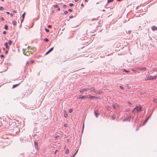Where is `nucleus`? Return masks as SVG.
<instances>
[{"instance_id": "5701e85b", "label": "nucleus", "mask_w": 157, "mask_h": 157, "mask_svg": "<svg viewBox=\"0 0 157 157\" xmlns=\"http://www.w3.org/2000/svg\"><path fill=\"white\" fill-rule=\"evenodd\" d=\"M69 152V150L68 148H67L66 151L65 153L67 154Z\"/></svg>"}, {"instance_id": "774afa93", "label": "nucleus", "mask_w": 157, "mask_h": 157, "mask_svg": "<svg viewBox=\"0 0 157 157\" xmlns=\"http://www.w3.org/2000/svg\"><path fill=\"white\" fill-rule=\"evenodd\" d=\"M81 96H79V97L78 98H81Z\"/></svg>"}, {"instance_id": "79ce46f5", "label": "nucleus", "mask_w": 157, "mask_h": 157, "mask_svg": "<svg viewBox=\"0 0 157 157\" xmlns=\"http://www.w3.org/2000/svg\"><path fill=\"white\" fill-rule=\"evenodd\" d=\"M131 33V30L128 31V32H127V33H128V34H130Z\"/></svg>"}, {"instance_id": "c85d7f7f", "label": "nucleus", "mask_w": 157, "mask_h": 157, "mask_svg": "<svg viewBox=\"0 0 157 157\" xmlns=\"http://www.w3.org/2000/svg\"><path fill=\"white\" fill-rule=\"evenodd\" d=\"M120 88L122 90H124V87L121 86H120Z\"/></svg>"}, {"instance_id": "13d9d810", "label": "nucleus", "mask_w": 157, "mask_h": 157, "mask_svg": "<svg viewBox=\"0 0 157 157\" xmlns=\"http://www.w3.org/2000/svg\"><path fill=\"white\" fill-rule=\"evenodd\" d=\"M79 0H75V1L76 2H78Z\"/></svg>"}, {"instance_id": "c03bdc74", "label": "nucleus", "mask_w": 157, "mask_h": 157, "mask_svg": "<svg viewBox=\"0 0 157 157\" xmlns=\"http://www.w3.org/2000/svg\"><path fill=\"white\" fill-rule=\"evenodd\" d=\"M123 71H125L126 72H129V71H127L125 70V69H123Z\"/></svg>"}, {"instance_id": "e2e57ef3", "label": "nucleus", "mask_w": 157, "mask_h": 157, "mask_svg": "<svg viewBox=\"0 0 157 157\" xmlns=\"http://www.w3.org/2000/svg\"><path fill=\"white\" fill-rule=\"evenodd\" d=\"M50 26H50V25H48V27H49Z\"/></svg>"}, {"instance_id": "7c9ffc66", "label": "nucleus", "mask_w": 157, "mask_h": 157, "mask_svg": "<svg viewBox=\"0 0 157 157\" xmlns=\"http://www.w3.org/2000/svg\"><path fill=\"white\" fill-rule=\"evenodd\" d=\"M153 71L155 72H157V68H155L153 70Z\"/></svg>"}, {"instance_id": "c9c22d12", "label": "nucleus", "mask_w": 157, "mask_h": 157, "mask_svg": "<svg viewBox=\"0 0 157 157\" xmlns=\"http://www.w3.org/2000/svg\"><path fill=\"white\" fill-rule=\"evenodd\" d=\"M68 12L67 11H65L64 12V13L65 14H67V13H68Z\"/></svg>"}, {"instance_id": "a878e982", "label": "nucleus", "mask_w": 157, "mask_h": 157, "mask_svg": "<svg viewBox=\"0 0 157 157\" xmlns=\"http://www.w3.org/2000/svg\"><path fill=\"white\" fill-rule=\"evenodd\" d=\"M12 43V41L11 40H9L8 41V44L10 45Z\"/></svg>"}, {"instance_id": "0eeeda50", "label": "nucleus", "mask_w": 157, "mask_h": 157, "mask_svg": "<svg viewBox=\"0 0 157 157\" xmlns=\"http://www.w3.org/2000/svg\"><path fill=\"white\" fill-rule=\"evenodd\" d=\"M87 88L89 89V90H90L92 91L94 93L95 90V88L94 86L90 87L88 88Z\"/></svg>"}, {"instance_id": "2f4dec72", "label": "nucleus", "mask_w": 157, "mask_h": 157, "mask_svg": "<svg viewBox=\"0 0 157 157\" xmlns=\"http://www.w3.org/2000/svg\"><path fill=\"white\" fill-rule=\"evenodd\" d=\"M72 112H73V109H70L69 110V113H72Z\"/></svg>"}, {"instance_id": "f3484780", "label": "nucleus", "mask_w": 157, "mask_h": 157, "mask_svg": "<svg viewBox=\"0 0 157 157\" xmlns=\"http://www.w3.org/2000/svg\"><path fill=\"white\" fill-rule=\"evenodd\" d=\"M94 114L96 117H98L99 114L95 110L94 111Z\"/></svg>"}, {"instance_id": "4c0bfd02", "label": "nucleus", "mask_w": 157, "mask_h": 157, "mask_svg": "<svg viewBox=\"0 0 157 157\" xmlns=\"http://www.w3.org/2000/svg\"><path fill=\"white\" fill-rule=\"evenodd\" d=\"M34 61L33 60H31L30 61V63H34Z\"/></svg>"}, {"instance_id": "8fccbe9b", "label": "nucleus", "mask_w": 157, "mask_h": 157, "mask_svg": "<svg viewBox=\"0 0 157 157\" xmlns=\"http://www.w3.org/2000/svg\"><path fill=\"white\" fill-rule=\"evenodd\" d=\"M81 6H82V7L84 6V5H83V3H81Z\"/></svg>"}, {"instance_id": "9b49d317", "label": "nucleus", "mask_w": 157, "mask_h": 157, "mask_svg": "<svg viewBox=\"0 0 157 157\" xmlns=\"http://www.w3.org/2000/svg\"><path fill=\"white\" fill-rule=\"evenodd\" d=\"M88 95V98L89 99H94V98H96L95 96H93L90 94Z\"/></svg>"}, {"instance_id": "2eb2a0df", "label": "nucleus", "mask_w": 157, "mask_h": 157, "mask_svg": "<svg viewBox=\"0 0 157 157\" xmlns=\"http://www.w3.org/2000/svg\"><path fill=\"white\" fill-rule=\"evenodd\" d=\"M34 144H35V147L36 149H38V145L37 143L35 141H34Z\"/></svg>"}, {"instance_id": "f704fd0d", "label": "nucleus", "mask_w": 157, "mask_h": 157, "mask_svg": "<svg viewBox=\"0 0 157 157\" xmlns=\"http://www.w3.org/2000/svg\"><path fill=\"white\" fill-rule=\"evenodd\" d=\"M74 5V4L72 3H70L69 4V6H72Z\"/></svg>"}, {"instance_id": "72a5a7b5", "label": "nucleus", "mask_w": 157, "mask_h": 157, "mask_svg": "<svg viewBox=\"0 0 157 157\" xmlns=\"http://www.w3.org/2000/svg\"><path fill=\"white\" fill-rule=\"evenodd\" d=\"M67 126V124H64L63 126L65 127H66Z\"/></svg>"}, {"instance_id": "de8ad7c7", "label": "nucleus", "mask_w": 157, "mask_h": 157, "mask_svg": "<svg viewBox=\"0 0 157 157\" xmlns=\"http://www.w3.org/2000/svg\"><path fill=\"white\" fill-rule=\"evenodd\" d=\"M132 71H136L137 70V69L136 70H134V69H132Z\"/></svg>"}, {"instance_id": "9d476101", "label": "nucleus", "mask_w": 157, "mask_h": 157, "mask_svg": "<svg viewBox=\"0 0 157 157\" xmlns=\"http://www.w3.org/2000/svg\"><path fill=\"white\" fill-rule=\"evenodd\" d=\"M88 90H89V89H88L87 88H84L83 89H81L79 91L80 93H83L84 91H87Z\"/></svg>"}, {"instance_id": "ddd939ff", "label": "nucleus", "mask_w": 157, "mask_h": 157, "mask_svg": "<svg viewBox=\"0 0 157 157\" xmlns=\"http://www.w3.org/2000/svg\"><path fill=\"white\" fill-rule=\"evenodd\" d=\"M53 49V47H52L45 54V55H47L50 52L52 51Z\"/></svg>"}, {"instance_id": "c756f323", "label": "nucleus", "mask_w": 157, "mask_h": 157, "mask_svg": "<svg viewBox=\"0 0 157 157\" xmlns=\"http://www.w3.org/2000/svg\"><path fill=\"white\" fill-rule=\"evenodd\" d=\"M54 7L55 8H58V5L57 4L54 5H53Z\"/></svg>"}, {"instance_id": "aec40b11", "label": "nucleus", "mask_w": 157, "mask_h": 157, "mask_svg": "<svg viewBox=\"0 0 157 157\" xmlns=\"http://www.w3.org/2000/svg\"><path fill=\"white\" fill-rule=\"evenodd\" d=\"M20 84V83H19L18 84H15V85H13V88H15V87H16L17 86L19 85Z\"/></svg>"}, {"instance_id": "bf43d9fd", "label": "nucleus", "mask_w": 157, "mask_h": 157, "mask_svg": "<svg viewBox=\"0 0 157 157\" xmlns=\"http://www.w3.org/2000/svg\"><path fill=\"white\" fill-rule=\"evenodd\" d=\"M85 2H88V0H85Z\"/></svg>"}, {"instance_id": "09e8293b", "label": "nucleus", "mask_w": 157, "mask_h": 157, "mask_svg": "<svg viewBox=\"0 0 157 157\" xmlns=\"http://www.w3.org/2000/svg\"><path fill=\"white\" fill-rule=\"evenodd\" d=\"M73 17V16H70L69 18H71Z\"/></svg>"}, {"instance_id": "603ef678", "label": "nucleus", "mask_w": 157, "mask_h": 157, "mask_svg": "<svg viewBox=\"0 0 157 157\" xmlns=\"http://www.w3.org/2000/svg\"><path fill=\"white\" fill-rule=\"evenodd\" d=\"M13 12L14 13H15L17 12V11H16L14 10L13 11Z\"/></svg>"}, {"instance_id": "f8f14e48", "label": "nucleus", "mask_w": 157, "mask_h": 157, "mask_svg": "<svg viewBox=\"0 0 157 157\" xmlns=\"http://www.w3.org/2000/svg\"><path fill=\"white\" fill-rule=\"evenodd\" d=\"M151 28L153 31H155L157 30V27L155 26H152Z\"/></svg>"}, {"instance_id": "4d7b16f0", "label": "nucleus", "mask_w": 157, "mask_h": 157, "mask_svg": "<svg viewBox=\"0 0 157 157\" xmlns=\"http://www.w3.org/2000/svg\"><path fill=\"white\" fill-rule=\"evenodd\" d=\"M58 10H59V11H60V8H58Z\"/></svg>"}, {"instance_id": "a18cd8bd", "label": "nucleus", "mask_w": 157, "mask_h": 157, "mask_svg": "<svg viewBox=\"0 0 157 157\" xmlns=\"http://www.w3.org/2000/svg\"><path fill=\"white\" fill-rule=\"evenodd\" d=\"M4 9L3 8V7H2V6H0V10H2V9Z\"/></svg>"}, {"instance_id": "a19ab883", "label": "nucleus", "mask_w": 157, "mask_h": 157, "mask_svg": "<svg viewBox=\"0 0 157 157\" xmlns=\"http://www.w3.org/2000/svg\"><path fill=\"white\" fill-rule=\"evenodd\" d=\"M4 57V55H0V57H1V58Z\"/></svg>"}, {"instance_id": "338daca9", "label": "nucleus", "mask_w": 157, "mask_h": 157, "mask_svg": "<svg viewBox=\"0 0 157 157\" xmlns=\"http://www.w3.org/2000/svg\"><path fill=\"white\" fill-rule=\"evenodd\" d=\"M2 20H3V17H2Z\"/></svg>"}, {"instance_id": "0e129e2a", "label": "nucleus", "mask_w": 157, "mask_h": 157, "mask_svg": "<svg viewBox=\"0 0 157 157\" xmlns=\"http://www.w3.org/2000/svg\"><path fill=\"white\" fill-rule=\"evenodd\" d=\"M5 49V48H3V50H4Z\"/></svg>"}, {"instance_id": "58836bf2", "label": "nucleus", "mask_w": 157, "mask_h": 157, "mask_svg": "<svg viewBox=\"0 0 157 157\" xmlns=\"http://www.w3.org/2000/svg\"><path fill=\"white\" fill-rule=\"evenodd\" d=\"M68 11L71 12H72V10L71 9H69L68 10Z\"/></svg>"}, {"instance_id": "f257e3e1", "label": "nucleus", "mask_w": 157, "mask_h": 157, "mask_svg": "<svg viewBox=\"0 0 157 157\" xmlns=\"http://www.w3.org/2000/svg\"><path fill=\"white\" fill-rule=\"evenodd\" d=\"M10 128H11V132L13 134H15L18 132L19 129L18 127L16 125L15 122H13L12 124H10Z\"/></svg>"}, {"instance_id": "20e7f679", "label": "nucleus", "mask_w": 157, "mask_h": 157, "mask_svg": "<svg viewBox=\"0 0 157 157\" xmlns=\"http://www.w3.org/2000/svg\"><path fill=\"white\" fill-rule=\"evenodd\" d=\"M112 106L114 109H119V105L117 104H113Z\"/></svg>"}, {"instance_id": "69168bd1", "label": "nucleus", "mask_w": 157, "mask_h": 157, "mask_svg": "<svg viewBox=\"0 0 157 157\" xmlns=\"http://www.w3.org/2000/svg\"><path fill=\"white\" fill-rule=\"evenodd\" d=\"M138 7H137L136 8V9H137L138 8Z\"/></svg>"}, {"instance_id": "3c124183", "label": "nucleus", "mask_w": 157, "mask_h": 157, "mask_svg": "<svg viewBox=\"0 0 157 157\" xmlns=\"http://www.w3.org/2000/svg\"><path fill=\"white\" fill-rule=\"evenodd\" d=\"M149 80V78H145V80Z\"/></svg>"}, {"instance_id": "39448f33", "label": "nucleus", "mask_w": 157, "mask_h": 157, "mask_svg": "<svg viewBox=\"0 0 157 157\" xmlns=\"http://www.w3.org/2000/svg\"><path fill=\"white\" fill-rule=\"evenodd\" d=\"M102 91L101 90H95V91L94 92V93H95L96 94H102Z\"/></svg>"}, {"instance_id": "f03ea898", "label": "nucleus", "mask_w": 157, "mask_h": 157, "mask_svg": "<svg viewBox=\"0 0 157 157\" xmlns=\"http://www.w3.org/2000/svg\"><path fill=\"white\" fill-rule=\"evenodd\" d=\"M142 110V107L140 105L139 106H136L132 111V113L135 114L136 113H139L141 112Z\"/></svg>"}, {"instance_id": "a211bd4d", "label": "nucleus", "mask_w": 157, "mask_h": 157, "mask_svg": "<svg viewBox=\"0 0 157 157\" xmlns=\"http://www.w3.org/2000/svg\"><path fill=\"white\" fill-rule=\"evenodd\" d=\"M12 24L14 25H15L17 24V22L16 21H13L12 22Z\"/></svg>"}, {"instance_id": "864d4df0", "label": "nucleus", "mask_w": 157, "mask_h": 157, "mask_svg": "<svg viewBox=\"0 0 157 157\" xmlns=\"http://www.w3.org/2000/svg\"><path fill=\"white\" fill-rule=\"evenodd\" d=\"M10 15L11 16V17H12L13 15V14L11 13L10 14Z\"/></svg>"}, {"instance_id": "ea45409f", "label": "nucleus", "mask_w": 157, "mask_h": 157, "mask_svg": "<svg viewBox=\"0 0 157 157\" xmlns=\"http://www.w3.org/2000/svg\"><path fill=\"white\" fill-rule=\"evenodd\" d=\"M66 7H67V6L66 5H64L63 6V7L64 8H66Z\"/></svg>"}, {"instance_id": "37998d69", "label": "nucleus", "mask_w": 157, "mask_h": 157, "mask_svg": "<svg viewBox=\"0 0 157 157\" xmlns=\"http://www.w3.org/2000/svg\"><path fill=\"white\" fill-rule=\"evenodd\" d=\"M6 31H4L3 32V34H6Z\"/></svg>"}, {"instance_id": "680f3d73", "label": "nucleus", "mask_w": 157, "mask_h": 157, "mask_svg": "<svg viewBox=\"0 0 157 157\" xmlns=\"http://www.w3.org/2000/svg\"><path fill=\"white\" fill-rule=\"evenodd\" d=\"M70 157H74V156L71 155Z\"/></svg>"}, {"instance_id": "6ab92c4d", "label": "nucleus", "mask_w": 157, "mask_h": 157, "mask_svg": "<svg viewBox=\"0 0 157 157\" xmlns=\"http://www.w3.org/2000/svg\"><path fill=\"white\" fill-rule=\"evenodd\" d=\"M25 12H24L22 14V17L23 18V19L22 20H21V21H22L24 18V16H25Z\"/></svg>"}, {"instance_id": "4be33fe9", "label": "nucleus", "mask_w": 157, "mask_h": 157, "mask_svg": "<svg viewBox=\"0 0 157 157\" xmlns=\"http://www.w3.org/2000/svg\"><path fill=\"white\" fill-rule=\"evenodd\" d=\"M4 29L6 30H7L8 29V27L7 25H5L4 26Z\"/></svg>"}, {"instance_id": "e433bc0d", "label": "nucleus", "mask_w": 157, "mask_h": 157, "mask_svg": "<svg viewBox=\"0 0 157 157\" xmlns=\"http://www.w3.org/2000/svg\"><path fill=\"white\" fill-rule=\"evenodd\" d=\"M78 150H77L76 152L75 153V154L73 155V156H74V157L76 155V154L77 153V152H78Z\"/></svg>"}, {"instance_id": "b1692460", "label": "nucleus", "mask_w": 157, "mask_h": 157, "mask_svg": "<svg viewBox=\"0 0 157 157\" xmlns=\"http://www.w3.org/2000/svg\"><path fill=\"white\" fill-rule=\"evenodd\" d=\"M30 61H28L26 63V65H29V64H30Z\"/></svg>"}, {"instance_id": "bb28decb", "label": "nucleus", "mask_w": 157, "mask_h": 157, "mask_svg": "<svg viewBox=\"0 0 157 157\" xmlns=\"http://www.w3.org/2000/svg\"><path fill=\"white\" fill-rule=\"evenodd\" d=\"M44 41H46L47 42L48 41V40L47 38H44Z\"/></svg>"}, {"instance_id": "473e14b6", "label": "nucleus", "mask_w": 157, "mask_h": 157, "mask_svg": "<svg viewBox=\"0 0 157 157\" xmlns=\"http://www.w3.org/2000/svg\"><path fill=\"white\" fill-rule=\"evenodd\" d=\"M67 116H68V115H67V113H64V116L65 117H67Z\"/></svg>"}, {"instance_id": "cd10ccee", "label": "nucleus", "mask_w": 157, "mask_h": 157, "mask_svg": "<svg viewBox=\"0 0 157 157\" xmlns=\"http://www.w3.org/2000/svg\"><path fill=\"white\" fill-rule=\"evenodd\" d=\"M45 31L47 32H49V30L46 28H45Z\"/></svg>"}, {"instance_id": "412c9836", "label": "nucleus", "mask_w": 157, "mask_h": 157, "mask_svg": "<svg viewBox=\"0 0 157 157\" xmlns=\"http://www.w3.org/2000/svg\"><path fill=\"white\" fill-rule=\"evenodd\" d=\"M153 102L155 103H156L157 102V99L156 98H154L153 100Z\"/></svg>"}, {"instance_id": "1a4fd4ad", "label": "nucleus", "mask_w": 157, "mask_h": 157, "mask_svg": "<svg viewBox=\"0 0 157 157\" xmlns=\"http://www.w3.org/2000/svg\"><path fill=\"white\" fill-rule=\"evenodd\" d=\"M88 95L82 96H81V98H79V99L88 98Z\"/></svg>"}, {"instance_id": "393cba45", "label": "nucleus", "mask_w": 157, "mask_h": 157, "mask_svg": "<svg viewBox=\"0 0 157 157\" xmlns=\"http://www.w3.org/2000/svg\"><path fill=\"white\" fill-rule=\"evenodd\" d=\"M113 1V0H108L107 2L108 3L111 2Z\"/></svg>"}, {"instance_id": "4468645a", "label": "nucleus", "mask_w": 157, "mask_h": 157, "mask_svg": "<svg viewBox=\"0 0 157 157\" xmlns=\"http://www.w3.org/2000/svg\"><path fill=\"white\" fill-rule=\"evenodd\" d=\"M150 117H147V118L146 119V120L144 121L143 122V124L144 125L146 123L147 121V120Z\"/></svg>"}, {"instance_id": "7ed1b4c3", "label": "nucleus", "mask_w": 157, "mask_h": 157, "mask_svg": "<svg viewBox=\"0 0 157 157\" xmlns=\"http://www.w3.org/2000/svg\"><path fill=\"white\" fill-rule=\"evenodd\" d=\"M157 78L156 75H155L153 76H149V80H154L156 79Z\"/></svg>"}, {"instance_id": "052dcab7", "label": "nucleus", "mask_w": 157, "mask_h": 157, "mask_svg": "<svg viewBox=\"0 0 157 157\" xmlns=\"http://www.w3.org/2000/svg\"><path fill=\"white\" fill-rule=\"evenodd\" d=\"M57 151V150H56L55 152V154L56 153V151Z\"/></svg>"}, {"instance_id": "6e6552de", "label": "nucleus", "mask_w": 157, "mask_h": 157, "mask_svg": "<svg viewBox=\"0 0 157 157\" xmlns=\"http://www.w3.org/2000/svg\"><path fill=\"white\" fill-rule=\"evenodd\" d=\"M137 70H146V68L145 67H139L137 68H136Z\"/></svg>"}, {"instance_id": "423d86ee", "label": "nucleus", "mask_w": 157, "mask_h": 157, "mask_svg": "<svg viewBox=\"0 0 157 157\" xmlns=\"http://www.w3.org/2000/svg\"><path fill=\"white\" fill-rule=\"evenodd\" d=\"M131 116H130V117H126L125 119H124L123 121H130L131 120Z\"/></svg>"}, {"instance_id": "49530a36", "label": "nucleus", "mask_w": 157, "mask_h": 157, "mask_svg": "<svg viewBox=\"0 0 157 157\" xmlns=\"http://www.w3.org/2000/svg\"><path fill=\"white\" fill-rule=\"evenodd\" d=\"M128 103L130 105H132V103L130 102L129 101H128Z\"/></svg>"}, {"instance_id": "5fc2aeb1", "label": "nucleus", "mask_w": 157, "mask_h": 157, "mask_svg": "<svg viewBox=\"0 0 157 157\" xmlns=\"http://www.w3.org/2000/svg\"><path fill=\"white\" fill-rule=\"evenodd\" d=\"M5 53L6 54H7V53H8V51H6L5 52Z\"/></svg>"}, {"instance_id": "6e6d98bb", "label": "nucleus", "mask_w": 157, "mask_h": 157, "mask_svg": "<svg viewBox=\"0 0 157 157\" xmlns=\"http://www.w3.org/2000/svg\"><path fill=\"white\" fill-rule=\"evenodd\" d=\"M6 13L8 14H10V13L8 12H6Z\"/></svg>"}, {"instance_id": "dca6fc26", "label": "nucleus", "mask_w": 157, "mask_h": 157, "mask_svg": "<svg viewBox=\"0 0 157 157\" xmlns=\"http://www.w3.org/2000/svg\"><path fill=\"white\" fill-rule=\"evenodd\" d=\"M5 46L6 47V48L9 49V47L8 46V43L7 42H5L4 44Z\"/></svg>"}]
</instances>
